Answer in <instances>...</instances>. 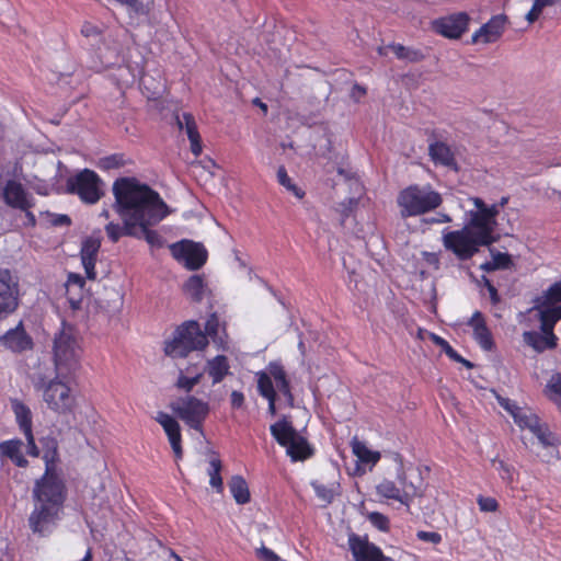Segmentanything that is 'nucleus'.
Listing matches in <instances>:
<instances>
[{
	"label": "nucleus",
	"mask_w": 561,
	"mask_h": 561,
	"mask_svg": "<svg viewBox=\"0 0 561 561\" xmlns=\"http://www.w3.org/2000/svg\"><path fill=\"white\" fill-rule=\"evenodd\" d=\"M244 394L241 391L233 390L230 394V403L232 409H240L244 404Z\"/></svg>",
	"instance_id": "63"
},
{
	"label": "nucleus",
	"mask_w": 561,
	"mask_h": 561,
	"mask_svg": "<svg viewBox=\"0 0 561 561\" xmlns=\"http://www.w3.org/2000/svg\"><path fill=\"white\" fill-rule=\"evenodd\" d=\"M122 5L126 7L130 13L144 15L148 13L142 0H116Z\"/></svg>",
	"instance_id": "54"
},
{
	"label": "nucleus",
	"mask_w": 561,
	"mask_h": 561,
	"mask_svg": "<svg viewBox=\"0 0 561 561\" xmlns=\"http://www.w3.org/2000/svg\"><path fill=\"white\" fill-rule=\"evenodd\" d=\"M348 547L354 561H396L386 556L382 550L370 542L367 537L352 534L348 537Z\"/></svg>",
	"instance_id": "15"
},
{
	"label": "nucleus",
	"mask_w": 561,
	"mask_h": 561,
	"mask_svg": "<svg viewBox=\"0 0 561 561\" xmlns=\"http://www.w3.org/2000/svg\"><path fill=\"white\" fill-rule=\"evenodd\" d=\"M545 8L542 5H540L536 0L534 1V4L531 7V9L529 10V12L526 14V20L529 22V23H534L535 21H537L542 12Z\"/></svg>",
	"instance_id": "62"
},
{
	"label": "nucleus",
	"mask_w": 561,
	"mask_h": 561,
	"mask_svg": "<svg viewBox=\"0 0 561 561\" xmlns=\"http://www.w3.org/2000/svg\"><path fill=\"white\" fill-rule=\"evenodd\" d=\"M113 210L136 226L159 224L169 215L160 194L135 178H118L112 186Z\"/></svg>",
	"instance_id": "1"
},
{
	"label": "nucleus",
	"mask_w": 561,
	"mask_h": 561,
	"mask_svg": "<svg viewBox=\"0 0 561 561\" xmlns=\"http://www.w3.org/2000/svg\"><path fill=\"white\" fill-rule=\"evenodd\" d=\"M548 304L557 306L561 302V280L552 284L545 294V300Z\"/></svg>",
	"instance_id": "53"
},
{
	"label": "nucleus",
	"mask_w": 561,
	"mask_h": 561,
	"mask_svg": "<svg viewBox=\"0 0 561 561\" xmlns=\"http://www.w3.org/2000/svg\"><path fill=\"white\" fill-rule=\"evenodd\" d=\"M222 462L219 457H213L209 460L207 473L209 476V484L218 493L224 492V482L221 478Z\"/></svg>",
	"instance_id": "39"
},
{
	"label": "nucleus",
	"mask_w": 561,
	"mask_h": 561,
	"mask_svg": "<svg viewBox=\"0 0 561 561\" xmlns=\"http://www.w3.org/2000/svg\"><path fill=\"white\" fill-rule=\"evenodd\" d=\"M271 435L283 447H286L298 435L291 422L285 417L270 426Z\"/></svg>",
	"instance_id": "30"
},
{
	"label": "nucleus",
	"mask_w": 561,
	"mask_h": 561,
	"mask_svg": "<svg viewBox=\"0 0 561 561\" xmlns=\"http://www.w3.org/2000/svg\"><path fill=\"white\" fill-rule=\"evenodd\" d=\"M209 344L206 334L196 320H187L178 325L172 336L163 342L165 356L173 359L185 358L192 352L204 351Z\"/></svg>",
	"instance_id": "4"
},
{
	"label": "nucleus",
	"mask_w": 561,
	"mask_h": 561,
	"mask_svg": "<svg viewBox=\"0 0 561 561\" xmlns=\"http://www.w3.org/2000/svg\"><path fill=\"white\" fill-rule=\"evenodd\" d=\"M256 557L261 561H279V557L270 548L262 546L260 549H256Z\"/></svg>",
	"instance_id": "60"
},
{
	"label": "nucleus",
	"mask_w": 561,
	"mask_h": 561,
	"mask_svg": "<svg viewBox=\"0 0 561 561\" xmlns=\"http://www.w3.org/2000/svg\"><path fill=\"white\" fill-rule=\"evenodd\" d=\"M540 330L543 333H554L553 329L556 324L561 320V306H553L543 301L538 307Z\"/></svg>",
	"instance_id": "27"
},
{
	"label": "nucleus",
	"mask_w": 561,
	"mask_h": 561,
	"mask_svg": "<svg viewBox=\"0 0 561 561\" xmlns=\"http://www.w3.org/2000/svg\"><path fill=\"white\" fill-rule=\"evenodd\" d=\"M156 421L162 426L176 460L182 459V434L179 422L165 412H158Z\"/></svg>",
	"instance_id": "18"
},
{
	"label": "nucleus",
	"mask_w": 561,
	"mask_h": 561,
	"mask_svg": "<svg viewBox=\"0 0 561 561\" xmlns=\"http://www.w3.org/2000/svg\"><path fill=\"white\" fill-rule=\"evenodd\" d=\"M22 442L20 439H9L0 443V454L12 459L21 453Z\"/></svg>",
	"instance_id": "50"
},
{
	"label": "nucleus",
	"mask_w": 561,
	"mask_h": 561,
	"mask_svg": "<svg viewBox=\"0 0 561 561\" xmlns=\"http://www.w3.org/2000/svg\"><path fill=\"white\" fill-rule=\"evenodd\" d=\"M20 305L19 277L9 268L0 267V321L15 312Z\"/></svg>",
	"instance_id": "11"
},
{
	"label": "nucleus",
	"mask_w": 561,
	"mask_h": 561,
	"mask_svg": "<svg viewBox=\"0 0 561 561\" xmlns=\"http://www.w3.org/2000/svg\"><path fill=\"white\" fill-rule=\"evenodd\" d=\"M123 225L110 221L105 227L107 238L116 243L123 236L137 237V226L124 217H119Z\"/></svg>",
	"instance_id": "31"
},
{
	"label": "nucleus",
	"mask_w": 561,
	"mask_h": 561,
	"mask_svg": "<svg viewBox=\"0 0 561 561\" xmlns=\"http://www.w3.org/2000/svg\"><path fill=\"white\" fill-rule=\"evenodd\" d=\"M41 219L46 226L51 227H62L71 225V218L68 215L54 214L48 210L41 213Z\"/></svg>",
	"instance_id": "48"
},
{
	"label": "nucleus",
	"mask_w": 561,
	"mask_h": 561,
	"mask_svg": "<svg viewBox=\"0 0 561 561\" xmlns=\"http://www.w3.org/2000/svg\"><path fill=\"white\" fill-rule=\"evenodd\" d=\"M311 486L316 493V495L325 502L327 504L332 503L335 495V489L333 486L324 485L323 483L319 481H312Z\"/></svg>",
	"instance_id": "49"
},
{
	"label": "nucleus",
	"mask_w": 561,
	"mask_h": 561,
	"mask_svg": "<svg viewBox=\"0 0 561 561\" xmlns=\"http://www.w3.org/2000/svg\"><path fill=\"white\" fill-rule=\"evenodd\" d=\"M268 371H270L271 378L273 377L274 380L276 381L277 387L279 385L283 386L284 382H288L289 381L287 379L286 371H285L284 367L280 364L271 363L270 366H268Z\"/></svg>",
	"instance_id": "52"
},
{
	"label": "nucleus",
	"mask_w": 561,
	"mask_h": 561,
	"mask_svg": "<svg viewBox=\"0 0 561 561\" xmlns=\"http://www.w3.org/2000/svg\"><path fill=\"white\" fill-rule=\"evenodd\" d=\"M416 538L421 541L431 542L433 545H438L442 542V535L437 531H425L419 530L416 533Z\"/></svg>",
	"instance_id": "57"
},
{
	"label": "nucleus",
	"mask_w": 561,
	"mask_h": 561,
	"mask_svg": "<svg viewBox=\"0 0 561 561\" xmlns=\"http://www.w3.org/2000/svg\"><path fill=\"white\" fill-rule=\"evenodd\" d=\"M42 446L45 472H58V463L60 461V457L57 439L51 436L44 437L42 439Z\"/></svg>",
	"instance_id": "29"
},
{
	"label": "nucleus",
	"mask_w": 561,
	"mask_h": 561,
	"mask_svg": "<svg viewBox=\"0 0 561 561\" xmlns=\"http://www.w3.org/2000/svg\"><path fill=\"white\" fill-rule=\"evenodd\" d=\"M523 340L526 345L537 353H543L547 350H553L558 346V337L554 333L547 334L538 331H525Z\"/></svg>",
	"instance_id": "26"
},
{
	"label": "nucleus",
	"mask_w": 561,
	"mask_h": 561,
	"mask_svg": "<svg viewBox=\"0 0 561 561\" xmlns=\"http://www.w3.org/2000/svg\"><path fill=\"white\" fill-rule=\"evenodd\" d=\"M399 482L401 486H398L394 481L385 479L377 486V494L387 500H393L402 505L410 507L414 497L420 495L416 486L412 483L407 482L404 473L399 474Z\"/></svg>",
	"instance_id": "13"
},
{
	"label": "nucleus",
	"mask_w": 561,
	"mask_h": 561,
	"mask_svg": "<svg viewBox=\"0 0 561 561\" xmlns=\"http://www.w3.org/2000/svg\"><path fill=\"white\" fill-rule=\"evenodd\" d=\"M277 181L282 186H284L288 192H290L297 198L301 199L305 197V195H306L305 191L301 187L297 186L291 181V179L289 178L287 170L284 165H280L277 169Z\"/></svg>",
	"instance_id": "42"
},
{
	"label": "nucleus",
	"mask_w": 561,
	"mask_h": 561,
	"mask_svg": "<svg viewBox=\"0 0 561 561\" xmlns=\"http://www.w3.org/2000/svg\"><path fill=\"white\" fill-rule=\"evenodd\" d=\"M172 256L190 271L199 270L207 261V250L202 243L183 239L169 245Z\"/></svg>",
	"instance_id": "10"
},
{
	"label": "nucleus",
	"mask_w": 561,
	"mask_h": 561,
	"mask_svg": "<svg viewBox=\"0 0 561 561\" xmlns=\"http://www.w3.org/2000/svg\"><path fill=\"white\" fill-rule=\"evenodd\" d=\"M368 520L370 524L380 531L387 533L390 529L389 518L379 512H371L368 514Z\"/></svg>",
	"instance_id": "51"
},
{
	"label": "nucleus",
	"mask_w": 561,
	"mask_h": 561,
	"mask_svg": "<svg viewBox=\"0 0 561 561\" xmlns=\"http://www.w3.org/2000/svg\"><path fill=\"white\" fill-rule=\"evenodd\" d=\"M472 203H473L474 207L478 210H480L482 214L486 215L493 224H497V216H499L500 209H501V207L497 203L488 205L480 197L472 198Z\"/></svg>",
	"instance_id": "47"
},
{
	"label": "nucleus",
	"mask_w": 561,
	"mask_h": 561,
	"mask_svg": "<svg viewBox=\"0 0 561 561\" xmlns=\"http://www.w3.org/2000/svg\"><path fill=\"white\" fill-rule=\"evenodd\" d=\"M184 291L194 302H201L204 298L205 283L201 275H192L184 284Z\"/></svg>",
	"instance_id": "38"
},
{
	"label": "nucleus",
	"mask_w": 561,
	"mask_h": 561,
	"mask_svg": "<svg viewBox=\"0 0 561 561\" xmlns=\"http://www.w3.org/2000/svg\"><path fill=\"white\" fill-rule=\"evenodd\" d=\"M468 324L472 328L473 339L480 347L484 351H492L494 347V341L483 314L480 311H474Z\"/></svg>",
	"instance_id": "23"
},
{
	"label": "nucleus",
	"mask_w": 561,
	"mask_h": 561,
	"mask_svg": "<svg viewBox=\"0 0 561 561\" xmlns=\"http://www.w3.org/2000/svg\"><path fill=\"white\" fill-rule=\"evenodd\" d=\"M506 21L507 19L504 14L492 16L472 34L471 43L477 44L482 42L484 44H490L496 42L504 32Z\"/></svg>",
	"instance_id": "19"
},
{
	"label": "nucleus",
	"mask_w": 561,
	"mask_h": 561,
	"mask_svg": "<svg viewBox=\"0 0 561 561\" xmlns=\"http://www.w3.org/2000/svg\"><path fill=\"white\" fill-rule=\"evenodd\" d=\"M103 186V180L91 169H83L66 181V192L78 196L87 205H95L100 202L104 196Z\"/></svg>",
	"instance_id": "7"
},
{
	"label": "nucleus",
	"mask_w": 561,
	"mask_h": 561,
	"mask_svg": "<svg viewBox=\"0 0 561 561\" xmlns=\"http://www.w3.org/2000/svg\"><path fill=\"white\" fill-rule=\"evenodd\" d=\"M463 227L476 238L481 247H490L500 239V236L496 233L497 224H493L486 215L477 208L468 213V219Z\"/></svg>",
	"instance_id": "12"
},
{
	"label": "nucleus",
	"mask_w": 561,
	"mask_h": 561,
	"mask_svg": "<svg viewBox=\"0 0 561 561\" xmlns=\"http://www.w3.org/2000/svg\"><path fill=\"white\" fill-rule=\"evenodd\" d=\"M470 16L466 12H457L438 18L432 22V30L449 39H459L467 31Z\"/></svg>",
	"instance_id": "14"
},
{
	"label": "nucleus",
	"mask_w": 561,
	"mask_h": 561,
	"mask_svg": "<svg viewBox=\"0 0 561 561\" xmlns=\"http://www.w3.org/2000/svg\"><path fill=\"white\" fill-rule=\"evenodd\" d=\"M390 47L399 59H405L411 62H419L424 59V55L421 50L412 49L401 44H392Z\"/></svg>",
	"instance_id": "43"
},
{
	"label": "nucleus",
	"mask_w": 561,
	"mask_h": 561,
	"mask_svg": "<svg viewBox=\"0 0 561 561\" xmlns=\"http://www.w3.org/2000/svg\"><path fill=\"white\" fill-rule=\"evenodd\" d=\"M482 282L489 291L491 304L493 306L499 305L501 301V297L497 293L496 287L492 284V282L486 276H482Z\"/></svg>",
	"instance_id": "58"
},
{
	"label": "nucleus",
	"mask_w": 561,
	"mask_h": 561,
	"mask_svg": "<svg viewBox=\"0 0 561 561\" xmlns=\"http://www.w3.org/2000/svg\"><path fill=\"white\" fill-rule=\"evenodd\" d=\"M175 123L180 130H185L190 140L191 152L194 157H199L203 151L202 137L193 114L184 112L175 115Z\"/></svg>",
	"instance_id": "22"
},
{
	"label": "nucleus",
	"mask_w": 561,
	"mask_h": 561,
	"mask_svg": "<svg viewBox=\"0 0 561 561\" xmlns=\"http://www.w3.org/2000/svg\"><path fill=\"white\" fill-rule=\"evenodd\" d=\"M170 408L190 428L203 433L204 423L210 411L208 402L187 394L176 399Z\"/></svg>",
	"instance_id": "8"
},
{
	"label": "nucleus",
	"mask_w": 561,
	"mask_h": 561,
	"mask_svg": "<svg viewBox=\"0 0 561 561\" xmlns=\"http://www.w3.org/2000/svg\"><path fill=\"white\" fill-rule=\"evenodd\" d=\"M493 266L495 270H506L513 264L512 257L508 253L497 252L492 257Z\"/></svg>",
	"instance_id": "56"
},
{
	"label": "nucleus",
	"mask_w": 561,
	"mask_h": 561,
	"mask_svg": "<svg viewBox=\"0 0 561 561\" xmlns=\"http://www.w3.org/2000/svg\"><path fill=\"white\" fill-rule=\"evenodd\" d=\"M222 328V331H226L225 324H221L219 318L216 312H213L208 316L205 322V331L206 337H210L214 342L219 337V330Z\"/></svg>",
	"instance_id": "46"
},
{
	"label": "nucleus",
	"mask_w": 561,
	"mask_h": 561,
	"mask_svg": "<svg viewBox=\"0 0 561 561\" xmlns=\"http://www.w3.org/2000/svg\"><path fill=\"white\" fill-rule=\"evenodd\" d=\"M501 405L511 413L515 423L520 428H528L533 431L540 422V419L536 414L527 413L517 404L511 403L510 400H506L505 403L501 402Z\"/></svg>",
	"instance_id": "28"
},
{
	"label": "nucleus",
	"mask_w": 561,
	"mask_h": 561,
	"mask_svg": "<svg viewBox=\"0 0 561 561\" xmlns=\"http://www.w3.org/2000/svg\"><path fill=\"white\" fill-rule=\"evenodd\" d=\"M70 376L55 373L50 378L43 373H35L32 377L35 391L42 394L47 409L57 415L72 414L77 408V397L68 382Z\"/></svg>",
	"instance_id": "3"
},
{
	"label": "nucleus",
	"mask_w": 561,
	"mask_h": 561,
	"mask_svg": "<svg viewBox=\"0 0 561 561\" xmlns=\"http://www.w3.org/2000/svg\"><path fill=\"white\" fill-rule=\"evenodd\" d=\"M25 438H26V442H27V454L32 457H38L39 455V449L35 443V438H34V435L33 433H30V434H25L24 435Z\"/></svg>",
	"instance_id": "64"
},
{
	"label": "nucleus",
	"mask_w": 561,
	"mask_h": 561,
	"mask_svg": "<svg viewBox=\"0 0 561 561\" xmlns=\"http://www.w3.org/2000/svg\"><path fill=\"white\" fill-rule=\"evenodd\" d=\"M442 241L444 248L460 261L472 259L481 248L480 243L465 227L459 230L445 231Z\"/></svg>",
	"instance_id": "9"
},
{
	"label": "nucleus",
	"mask_w": 561,
	"mask_h": 561,
	"mask_svg": "<svg viewBox=\"0 0 561 561\" xmlns=\"http://www.w3.org/2000/svg\"><path fill=\"white\" fill-rule=\"evenodd\" d=\"M35 506L28 517L30 528L41 536L58 519L67 499V486L59 472H44L33 489Z\"/></svg>",
	"instance_id": "2"
},
{
	"label": "nucleus",
	"mask_w": 561,
	"mask_h": 561,
	"mask_svg": "<svg viewBox=\"0 0 561 561\" xmlns=\"http://www.w3.org/2000/svg\"><path fill=\"white\" fill-rule=\"evenodd\" d=\"M210 378L213 386L218 385L231 375V366L226 355L219 354L207 359L204 371Z\"/></svg>",
	"instance_id": "24"
},
{
	"label": "nucleus",
	"mask_w": 561,
	"mask_h": 561,
	"mask_svg": "<svg viewBox=\"0 0 561 561\" xmlns=\"http://www.w3.org/2000/svg\"><path fill=\"white\" fill-rule=\"evenodd\" d=\"M256 377H257V391H259L260 396H262L265 399L272 398V397H277V393L274 389L272 378L267 373L259 371L256 374Z\"/></svg>",
	"instance_id": "45"
},
{
	"label": "nucleus",
	"mask_w": 561,
	"mask_h": 561,
	"mask_svg": "<svg viewBox=\"0 0 561 561\" xmlns=\"http://www.w3.org/2000/svg\"><path fill=\"white\" fill-rule=\"evenodd\" d=\"M0 343L15 354L32 351L34 347L33 339L24 329L22 321L15 328L8 330L1 335Z\"/></svg>",
	"instance_id": "17"
},
{
	"label": "nucleus",
	"mask_w": 561,
	"mask_h": 561,
	"mask_svg": "<svg viewBox=\"0 0 561 561\" xmlns=\"http://www.w3.org/2000/svg\"><path fill=\"white\" fill-rule=\"evenodd\" d=\"M53 359L55 373L72 375L80 366V347L71 328H64L54 337Z\"/></svg>",
	"instance_id": "6"
},
{
	"label": "nucleus",
	"mask_w": 561,
	"mask_h": 561,
	"mask_svg": "<svg viewBox=\"0 0 561 561\" xmlns=\"http://www.w3.org/2000/svg\"><path fill=\"white\" fill-rule=\"evenodd\" d=\"M2 198L7 206L26 210L35 205L34 198L28 194L22 183L15 180H8L2 188Z\"/></svg>",
	"instance_id": "16"
},
{
	"label": "nucleus",
	"mask_w": 561,
	"mask_h": 561,
	"mask_svg": "<svg viewBox=\"0 0 561 561\" xmlns=\"http://www.w3.org/2000/svg\"><path fill=\"white\" fill-rule=\"evenodd\" d=\"M84 278L76 273H70L66 283L68 300L72 308H78L81 302L82 289L84 287Z\"/></svg>",
	"instance_id": "33"
},
{
	"label": "nucleus",
	"mask_w": 561,
	"mask_h": 561,
	"mask_svg": "<svg viewBox=\"0 0 561 561\" xmlns=\"http://www.w3.org/2000/svg\"><path fill=\"white\" fill-rule=\"evenodd\" d=\"M351 445L353 454L360 462L375 466L380 460V453L369 449L364 442L354 438Z\"/></svg>",
	"instance_id": "36"
},
{
	"label": "nucleus",
	"mask_w": 561,
	"mask_h": 561,
	"mask_svg": "<svg viewBox=\"0 0 561 561\" xmlns=\"http://www.w3.org/2000/svg\"><path fill=\"white\" fill-rule=\"evenodd\" d=\"M543 393L559 410H561V373H554L547 381Z\"/></svg>",
	"instance_id": "37"
},
{
	"label": "nucleus",
	"mask_w": 561,
	"mask_h": 561,
	"mask_svg": "<svg viewBox=\"0 0 561 561\" xmlns=\"http://www.w3.org/2000/svg\"><path fill=\"white\" fill-rule=\"evenodd\" d=\"M204 376L203 371H196L193 376H187L183 370L180 371L175 386L185 392H191L198 385Z\"/></svg>",
	"instance_id": "44"
},
{
	"label": "nucleus",
	"mask_w": 561,
	"mask_h": 561,
	"mask_svg": "<svg viewBox=\"0 0 561 561\" xmlns=\"http://www.w3.org/2000/svg\"><path fill=\"white\" fill-rule=\"evenodd\" d=\"M101 163L104 169H117L123 165V157L119 154H112L102 159Z\"/></svg>",
	"instance_id": "59"
},
{
	"label": "nucleus",
	"mask_w": 561,
	"mask_h": 561,
	"mask_svg": "<svg viewBox=\"0 0 561 561\" xmlns=\"http://www.w3.org/2000/svg\"><path fill=\"white\" fill-rule=\"evenodd\" d=\"M101 248V240L98 237H87L81 244L80 257L83 265L85 276L90 280L96 278L95 264Z\"/></svg>",
	"instance_id": "20"
},
{
	"label": "nucleus",
	"mask_w": 561,
	"mask_h": 561,
	"mask_svg": "<svg viewBox=\"0 0 561 561\" xmlns=\"http://www.w3.org/2000/svg\"><path fill=\"white\" fill-rule=\"evenodd\" d=\"M531 432L545 447H557L560 443L557 435L549 430L547 424L541 423V421Z\"/></svg>",
	"instance_id": "41"
},
{
	"label": "nucleus",
	"mask_w": 561,
	"mask_h": 561,
	"mask_svg": "<svg viewBox=\"0 0 561 561\" xmlns=\"http://www.w3.org/2000/svg\"><path fill=\"white\" fill-rule=\"evenodd\" d=\"M477 503L482 512H496L499 510V502L491 496L479 495Z\"/></svg>",
	"instance_id": "55"
},
{
	"label": "nucleus",
	"mask_w": 561,
	"mask_h": 561,
	"mask_svg": "<svg viewBox=\"0 0 561 561\" xmlns=\"http://www.w3.org/2000/svg\"><path fill=\"white\" fill-rule=\"evenodd\" d=\"M428 156L434 164L457 169L455 153L450 146L444 141L433 140L428 144Z\"/></svg>",
	"instance_id": "25"
},
{
	"label": "nucleus",
	"mask_w": 561,
	"mask_h": 561,
	"mask_svg": "<svg viewBox=\"0 0 561 561\" xmlns=\"http://www.w3.org/2000/svg\"><path fill=\"white\" fill-rule=\"evenodd\" d=\"M12 410L20 431L25 435L33 433V416L31 409L22 401H12Z\"/></svg>",
	"instance_id": "32"
},
{
	"label": "nucleus",
	"mask_w": 561,
	"mask_h": 561,
	"mask_svg": "<svg viewBox=\"0 0 561 561\" xmlns=\"http://www.w3.org/2000/svg\"><path fill=\"white\" fill-rule=\"evenodd\" d=\"M442 203V195L434 191L431 185H409L401 190L397 197L402 218L427 214L438 208Z\"/></svg>",
	"instance_id": "5"
},
{
	"label": "nucleus",
	"mask_w": 561,
	"mask_h": 561,
	"mask_svg": "<svg viewBox=\"0 0 561 561\" xmlns=\"http://www.w3.org/2000/svg\"><path fill=\"white\" fill-rule=\"evenodd\" d=\"M175 123L180 130H185L190 140L191 152L194 157H199L203 151L202 137L193 114L184 112L175 115Z\"/></svg>",
	"instance_id": "21"
},
{
	"label": "nucleus",
	"mask_w": 561,
	"mask_h": 561,
	"mask_svg": "<svg viewBox=\"0 0 561 561\" xmlns=\"http://www.w3.org/2000/svg\"><path fill=\"white\" fill-rule=\"evenodd\" d=\"M230 493L234 501L240 504H247L251 500L248 482L242 476H232L228 482Z\"/></svg>",
	"instance_id": "34"
},
{
	"label": "nucleus",
	"mask_w": 561,
	"mask_h": 561,
	"mask_svg": "<svg viewBox=\"0 0 561 561\" xmlns=\"http://www.w3.org/2000/svg\"><path fill=\"white\" fill-rule=\"evenodd\" d=\"M156 225L157 224H144V226H137L138 234L136 238H144L151 247L162 248L164 243L163 238L158 231L151 229V227Z\"/></svg>",
	"instance_id": "40"
},
{
	"label": "nucleus",
	"mask_w": 561,
	"mask_h": 561,
	"mask_svg": "<svg viewBox=\"0 0 561 561\" xmlns=\"http://www.w3.org/2000/svg\"><path fill=\"white\" fill-rule=\"evenodd\" d=\"M437 340L442 341V347L445 354L453 360L458 362L462 360V356L443 337H437Z\"/></svg>",
	"instance_id": "61"
},
{
	"label": "nucleus",
	"mask_w": 561,
	"mask_h": 561,
	"mask_svg": "<svg viewBox=\"0 0 561 561\" xmlns=\"http://www.w3.org/2000/svg\"><path fill=\"white\" fill-rule=\"evenodd\" d=\"M287 455L293 461H304L311 457L312 449L307 439L299 434L286 446Z\"/></svg>",
	"instance_id": "35"
}]
</instances>
